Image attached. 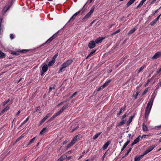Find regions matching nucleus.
<instances>
[{
    "label": "nucleus",
    "instance_id": "f257e3e1",
    "mask_svg": "<svg viewBox=\"0 0 161 161\" xmlns=\"http://www.w3.org/2000/svg\"><path fill=\"white\" fill-rule=\"evenodd\" d=\"M158 91L156 90L154 92L152 96V97L149 102L148 103L146 109L145 111V117L146 118H147L151 110L153 102L154 99L156 95L157 92Z\"/></svg>",
    "mask_w": 161,
    "mask_h": 161
},
{
    "label": "nucleus",
    "instance_id": "f03ea898",
    "mask_svg": "<svg viewBox=\"0 0 161 161\" xmlns=\"http://www.w3.org/2000/svg\"><path fill=\"white\" fill-rule=\"evenodd\" d=\"M72 59H69L64 62L61 65V68L60 69V71L62 72L64 70V69L70 65L73 62Z\"/></svg>",
    "mask_w": 161,
    "mask_h": 161
},
{
    "label": "nucleus",
    "instance_id": "7ed1b4c3",
    "mask_svg": "<svg viewBox=\"0 0 161 161\" xmlns=\"http://www.w3.org/2000/svg\"><path fill=\"white\" fill-rule=\"evenodd\" d=\"M68 107V104H66L60 110H59L58 112L55 113L53 116L50 118V120H51L57 116H58L59 115L61 114L63 111L66 108Z\"/></svg>",
    "mask_w": 161,
    "mask_h": 161
},
{
    "label": "nucleus",
    "instance_id": "20e7f679",
    "mask_svg": "<svg viewBox=\"0 0 161 161\" xmlns=\"http://www.w3.org/2000/svg\"><path fill=\"white\" fill-rule=\"evenodd\" d=\"M95 7H93L91 9L83 18L82 20H85L87 19L93 13Z\"/></svg>",
    "mask_w": 161,
    "mask_h": 161
},
{
    "label": "nucleus",
    "instance_id": "39448f33",
    "mask_svg": "<svg viewBox=\"0 0 161 161\" xmlns=\"http://www.w3.org/2000/svg\"><path fill=\"white\" fill-rule=\"evenodd\" d=\"M57 36L56 34H55L50 37L46 42L42 44V46H44L45 44H48L50 43L53 39H54Z\"/></svg>",
    "mask_w": 161,
    "mask_h": 161
},
{
    "label": "nucleus",
    "instance_id": "423d86ee",
    "mask_svg": "<svg viewBox=\"0 0 161 161\" xmlns=\"http://www.w3.org/2000/svg\"><path fill=\"white\" fill-rule=\"evenodd\" d=\"M82 10V9H80L79 10L78 12H76L70 18V19L69 20V21L68 22V23L72 22L75 19L76 17V16L78 15L80 13V12L81 10Z\"/></svg>",
    "mask_w": 161,
    "mask_h": 161
},
{
    "label": "nucleus",
    "instance_id": "0eeeda50",
    "mask_svg": "<svg viewBox=\"0 0 161 161\" xmlns=\"http://www.w3.org/2000/svg\"><path fill=\"white\" fill-rule=\"evenodd\" d=\"M12 2H10V3H8L7 4V5H6L3 8V11L4 12V13H5L6 12L7 10H8L9 8H10V7H11V6L12 5Z\"/></svg>",
    "mask_w": 161,
    "mask_h": 161
},
{
    "label": "nucleus",
    "instance_id": "6e6552de",
    "mask_svg": "<svg viewBox=\"0 0 161 161\" xmlns=\"http://www.w3.org/2000/svg\"><path fill=\"white\" fill-rule=\"evenodd\" d=\"M47 65L46 64H44L42 67V71L41 73V75H42L47 71Z\"/></svg>",
    "mask_w": 161,
    "mask_h": 161
},
{
    "label": "nucleus",
    "instance_id": "1a4fd4ad",
    "mask_svg": "<svg viewBox=\"0 0 161 161\" xmlns=\"http://www.w3.org/2000/svg\"><path fill=\"white\" fill-rule=\"evenodd\" d=\"M96 43L95 41H90L88 44V47L90 49L94 48L96 46Z\"/></svg>",
    "mask_w": 161,
    "mask_h": 161
},
{
    "label": "nucleus",
    "instance_id": "9d476101",
    "mask_svg": "<svg viewBox=\"0 0 161 161\" xmlns=\"http://www.w3.org/2000/svg\"><path fill=\"white\" fill-rule=\"evenodd\" d=\"M161 56V51L155 53L154 55L152 57L153 59H156Z\"/></svg>",
    "mask_w": 161,
    "mask_h": 161
},
{
    "label": "nucleus",
    "instance_id": "9b49d317",
    "mask_svg": "<svg viewBox=\"0 0 161 161\" xmlns=\"http://www.w3.org/2000/svg\"><path fill=\"white\" fill-rule=\"evenodd\" d=\"M105 38L104 37H99L97 39L95 40V42L96 43H97V44L100 43L102 42V41L104 39H105Z\"/></svg>",
    "mask_w": 161,
    "mask_h": 161
},
{
    "label": "nucleus",
    "instance_id": "f8f14e48",
    "mask_svg": "<svg viewBox=\"0 0 161 161\" xmlns=\"http://www.w3.org/2000/svg\"><path fill=\"white\" fill-rule=\"evenodd\" d=\"M36 138V137H34L32 139H31V140H30V142L27 145H25V146L24 144L23 145V148H25L27 147L29 145L31 144L32 143H33L34 141H35V139Z\"/></svg>",
    "mask_w": 161,
    "mask_h": 161
},
{
    "label": "nucleus",
    "instance_id": "ddd939ff",
    "mask_svg": "<svg viewBox=\"0 0 161 161\" xmlns=\"http://www.w3.org/2000/svg\"><path fill=\"white\" fill-rule=\"evenodd\" d=\"M140 136H139L134 140L133 143L131 144L132 146L136 144L137 142H139L140 141Z\"/></svg>",
    "mask_w": 161,
    "mask_h": 161
},
{
    "label": "nucleus",
    "instance_id": "4468645a",
    "mask_svg": "<svg viewBox=\"0 0 161 161\" xmlns=\"http://www.w3.org/2000/svg\"><path fill=\"white\" fill-rule=\"evenodd\" d=\"M110 143V142L109 141H108L106 143H105L103 146L102 148L104 150L106 149L109 144Z\"/></svg>",
    "mask_w": 161,
    "mask_h": 161
},
{
    "label": "nucleus",
    "instance_id": "2eb2a0df",
    "mask_svg": "<svg viewBox=\"0 0 161 161\" xmlns=\"http://www.w3.org/2000/svg\"><path fill=\"white\" fill-rule=\"evenodd\" d=\"M160 87H161V79L159 80L158 83L156 86V90L158 91Z\"/></svg>",
    "mask_w": 161,
    "mask_h": 161
},
{
    "label": "nucleus",
    "instance_id": "dca6fc26",
    "mask_svg": "<svg viewBox=\"0 0 161 161\" xmlns=\"http://www.w3.org/2000/svg\"><path fill=\"white\" fill-rule=\"evenodd\" d=\"M143 157L141 155L139 156H136L134 159V161H139Z\"/></svg>",
    "mask_w": 161,
    "mask_h": 161
},
{
    "label": "nucleus",
    "instance_id": "f3484780",
    "mask_svg": "<svg viewBox=\"0 0 161 161\" xmlns=\"http://www.w3.org/2000/svg\"><path fill=\"white\" fill-rule=\"evenodd\" d=\"M110 81L111 80H109L106 81L103 86H101V87H102L103 88H104L108 85V84L110 82Z\"/></svg>",
    "mask_w": 161,
    "mask_h": 161
},
{
    "label": "nucleus",
    "instance_id": "a211bd4d",
    "mask_svg": "<svg viewBox=\"0 0 161 161\" xmlns=\"http://www.w3.org/2000/svg\"><path fill=\"white\" fill-rule=\"evenodd\" d=\"M135 1V0H130L127 3L126 6L127 7L131 5Z\"/></svg>",
    "mask_w": 161,
    "mask_h": 161
},
{
    "label": "nucleus",
    "instance_id": "6ab92c4d",
    "mask_svg": "<svg viewBox=\"0 0 161 161\" xmlns=\"http://www.w3.org/2000/svg\"><path fill=\"white\" fill-rule=\"evenodd\" d=\"M75 141L72 140L70 142L68 145L67 147L68 148L70 147L71 146H73V145L75 143Z\"/></svg>",
    "mask_w": 161,
    "mask_h": 161
},
{
    "label": "nucleus",
    "instance_id": "aec40b11",
    "mask_svg": "<svg viewBox=\"0 0 161 161\" xmlns=\"http://www.w3.org/2000/svg\"><path fill=\"white\" fill-rule=\"evenodd\" d=\"M155 147L156 146L155 145L150 146L147 149L148 150L149 152H150L152 151Z\"/></svg>",
    "mask_w": 161,
    "mask_h": 161
},
{
    "label": "nucleus",
    "instance_id": "412c9836",
    "mask_svg": "<svg viewBox=\"0 0 161 161\" xmlns=\"http://www.w3.org/2000/svg\"><path fill=\"white\" fill-rule=\"evenodd\" d=\"M136 27H134L133 29H132V30H130L128 32V34L129 35L131 34L132 33H133L136 30Z\"/></svg>",
    "mask_w": 161,
    "mask_h": 161
},
{
    "label": "nucleus",
    "instance_id": "4be33fe9",
    "mask_svg": "<svg viewBox=\"0 0 161 161\" xmlns=\"http://www.w3.org/2000/svg\"><path fill=\"white\" fill-rule=\"evenodd\" d=\"M47 131V128H44L40 132L41 135H43Z\"/></svg>",
    "mask_w": 161,
    "mask_h": 161
},
{
    "label": "nucleus",
    "instance_id": "5701e85b",
    "mask_svg": "<svg viewBox=\"0 0 161 161\" xmlns=\"http://www.w3.org/2000/svg\"><path fill=\"white\" fill-rule=\"evenodd\" d=\"M96 51V50H93L87 56V57L86 58V59H87L88 58L90 57Z\"/></svg>",
    "mask_w": 161,
    "mask_h": 161
},
{
    "label": "nucleus",
    "instance_id": "b1692460",
    "mask_svg": "<svg viewBox=\"0 0 161 161\" xmlns=\"http://www.w3.org/2000/svg\"><path fill=\"white\" fill-rule=\"evenodd\" d=\"M55 61H54L52 59L51 61L48 62V66H52L55 62Z\"/></svg>",
    "mask_w": 161,
    "mask_h": 161
},
{
    "label": "nucleus",
    "instance_id": "393cba45",
    "mask_svg": "<svg viewBox=\"0 0 161 161\" xmlns=\"http://www.w3.org/2000/svg\"><path fill=\"white\" fill-rule=\"evenodd\" d=\"M142 130L144 131H147L148 130L147 126L144 124L142 125Z\"/></svg>",
    "mask_w": 161,
    "mask_h": 161
},
{
    "label": "nucleus",
    "instance_id": "a878e982",
    "mask_svg": "<svg viewBox=\"0 0 161 161\" xmlns=\"http://www.w3.org/2000/svg\"><path fill=\"white\" fill-rule=\"evenodd\" d=\"M5 57V54L0 50V58H4Z\"/></svg>",
    "mask_w": 161,
    "mask_h": 161
},
{
    "label": "nucleus",
    "instance_id": "bb28decb",
    "mask_svg": "<svg viewBox=\"0 0 161 161\" xmlns=\"http://www.w3.org/2000/svg\"><path fill=\"white\" fill-rule=\"evenodd\" d=\"M101 132L98 133L94 135L93 137V139H97L98 136L101 134Z\"/></svg>",
    "mask_w": 161,
    "mask_h": 161
},
{
    "label": "nucleus",
    "instance_id": "cd10ccee",
    "mask_svg": "<svg viewBox=\"0 0 161 161\" xmlns=\"http://www.w3.org/2000/svg\"><path fill=\"white\" fill-rule=\"evenodd\" d=\"M144 3L142 1H141L140 2V3H139V4L137 6L136 8L137 9H138L139 8L141 7V6H142V5Z\"/></svg>",
    "mask_w": 161,
    "mask_h": 161
},
{
    "label": "nucleus",
    "instance_id": "c85d7f7f",
    "mask_svg": "<svg viewBox=\"0 0 161 161\" xmlns=\"http://www.w3.org/2000/svg\"><path fill=\"white\" fill-rule=\"evenodd\" d=\"M9 109V107L8 106L6 107L5 108H4L2 111V113H3L5 111H6Z\"/></svg>",
    "mask_w": 161,
    "mask_h": 161
},
{
    "label": "nucleus",
    "instance_id": "c756f323",
    "mask_svg": "<svg viewBox=\"0 0 161 161\" xmlns=\"http://www.w3.org/2000/svg\"><path fill=\"white\" fill-rule=\"evenodd\" d=\"M120 31V29H118L117 31H115V32L112 33L111 34V35L113 36V35H115L116 34L119 33Z\"/></svg>",
    "mask_w": 161,
    "mask_h": 161
},
{
    "label": "nucleus",
    "instance_id": "7c9ffc66",
    "mask_svg": "<svg viewBox=\"0 0 161 161\" xmlns=\"http://www.w3.org/2000/svg\"><path fill=\"white\" fill-rule=\"evenodd\" d=\"M125 120H123L121 121L118 123V125L119 126L122 125L125 123Z\"/></svg>",
    "mask_w": 161,
    "mask_h": 161
},
{
    "label": "nucleus",
    "instance_id": "2f4dec72",
    "mask_svg": "<svg viewBox=\"0 0 161 161\" xmlns=\"http://www.w3.org/2000/svg\"><path fill=\"white\" fill-rule=\"evenodd\" d=\"M65 158V156H61L59 159H58L57 161H62Z\"/></svg>",
    "mask_w": 161,
    "mask_h": 161
},
{
    "label": "nucleus",
    "instance_id": "473e14b6",
    "mask_svg": "<svg viewBox=\"0 0 161 161\" xmlns=\"http://www.w3.org/2000/svg\"><path fill=\"white\" fill-rule=\"evenodd\" d=\"M47 116H46L45 117H44L41 121L40 122V124H41L42 123H43L45 120H46L47 119Z\"/></svg>",
    "mask_w": 161,
    "mask_h": 161
},
{
    "label": "nucleus",
    "instance_id": "72a5a7b5",
    "mask_svg": "<svg viewBox=\"0 0 161 161\" xmlns=\"http://www.w3.org/2000/svg\"><path fill=\"white\" fill-rule=\"evenodd\" d=\"M149 152L148 150L147 149L145 151H144L143 153L142 154V156L143 157L144 155L147 154V153H148Z\"/></svg>",
    "mask_w": 161,
    "mask_h": 161
},
{
    "label": "nucleus",
    "instance_id": "f704fd0d",
    "mask_svg": "<svg viewBox=\"0 0 161 161\" xmlns=\"http://www.w3.org/2000/svg\"><path fill=\"white\" fill-rule=\"evenodd\" d=\"M125 110L124 108H121L120 111L119 113L117 114V115H120L121 113H122Z\"/></svg>",
    "mask_w": 161,
    "mask_h": 161
},
{
    "label": "nucleus",
    "instance_id": "c9c22d12",
    "mask_svg": "<svg viewBox=\"0 0 161 161\" xmlns=\"http://www.w3.org/2000/svg\"><path fill=\"white\" fill-rule=\"evenodd\" d=\"M149 88V87H147L145 89V90L143 92L142 94V95H144L145 94L147 93V91L148 90Z\"/></svg>",
    "mask_w": 161,
    "mask_h": 161
},
{
    "label": "nucleus",
    "instance_id": "e433bc0d",
    "mask_svg": "<svg viewBox=\"0 0 161 161\" xmlns=\"http://www.w3.org/2000/svg\"><path fill=\"white\" fill-rule=\"evenodd\" d=\"M58 56V53H56L53 57L52 58V59L54 61H55V59Z\"/></svg>",
    "mask_w": 161,
    "mask_h": 161
},
{
    "label": "nucleus",
    "instance_id": "4c0bfd02",
    "mask_svg": "<svg viewBox=\"0 0 161 161\" xmlns=\"http://www.w3.org/2000/svg\"><path fill=\"white\" fill-rule=\"evenodd\" d=\"M11 53L12 54L15 55H19V53L17 52H12Z\"/></svg>",
    "mask_w": 161,
    "mask_h": 161
},
{
    "label": "nucleus",
    "instance_id": "58836bf2",
    "mask_svg": "<svg viewBox=\"0 0 161 161\" xmlns=\"http://www.w3.org/2000/svg\"><path fill=\"white\" fill-rule=\"evenodd\" d=\"M156 22L157 21L155 19H154L151 22L150 25H153L155 24Z\"/></svg>",
    "mask_w": 161,
    "mask_h": 161
},
{
    "label": "nucleus",
    "instance_id": "ea45409f",
    "mask_svg": "<svg viewBox=\"0 0 161 161\" xmlns=\"http://www.w3.org/2000/svg\"><path fill=\"white\" fill-rule=\"evenodd\" d=\"M10 101L9 99H8L7 100H6V101L4 102L3 103V106H5V105H6L7 103H8Z\"/></svg>",
    "mask_w": 161,
    "mask_h": 161
},
{
    "label": "nucleus",
    "instance_id": "a19ab883",
    "mask_svg": "<svg viewBox=\"0 0 161 161\" xmlns=\"http://www.w3.org/2000/svg\"><path fill=\"white\" fill-rule=\"evenodd\" d=\"M151 80L150 79H148L147 80V82L144 85V86L146 87L148 85V84L150 82Z\"/></svg>",
    "mask_w": 161,
    "mask_h": 161
},
{
    "label": "nucleus",
    "instance_id": "79ce46f5",
    "mask_svg": "<svg viewBox=\"0 0 161 161\" xmlns=\"http://www.w3.org/2000/svg\"><path fill=\"white\" fill-rule=\"evenodd\" d=\"M144 66H142L140 68V69L138 70V73H140L141 71L142 70H143V69H144Z\"/></svg>",
    "mask_w": 161,
    "mask_h": 161
},
{
    "label": "nucleus",
    "instance_id": "37998d69",
    "mask_svg": "<svg viewBox=\"0 0 161 161\" xmlns=\"http://www.w3.org/2000/svg\"><path fill=\"white\" fill-rule=\"evenodd\" d=\"M130 140H128L124 144V146H125V147H126L127 145L129 144V143H130Z\"/></svg>",
    "mask_w": 161,
    "mask_h": 161
},
{
    "label": "nucleus",
    "instance_id": "c03bdc74",
    "mask_svg": "<svg viewBox=\"0 0 161 161\" xmlns=\"http://www.w3.org/2000/svg\"><path fill=\"white\" fill-rule=\"evenodd\" d=\"M55 88V86H51L49 88V92L51 91L52 89H54Z\"/></svg>",
    "mask_w": 161,
    "mask_h": 161
},
{
    "label": "nucleus",
    "instance_id": "a18cd8bd",
    "mask_svg": "<svg viewBox=\"0 0 161 161\" xmlns=\"http://www.w3.org/2000/svg\"><path fill=\"white\" fill-rule=\"evenodd\" d=\"M131 149L132 148H130L129 150H128V151H127V153H126V154H125V156H126L129 153H130V152L131 151Z\"/></svg>",
    "mask_w": 161,
    "mask_h": 161
},
{
    "label": "nucleus",
    "instance_id": "49530a36",
    "mask_svg": "<svg viewBox=\"0 0 161 161\" xmlns=\"http://www.w3.org/2000/svg\"><path fill=\"white\" fill-rule=\"evenodd\" d=\"M78 136H76L74 138L73 140L76 142L77 140L78 139Z\"/></svg>",
    "mask_w": 161,
    "mask_h": 161
},
{
    "label": "nucleus",
    "instance_id": "de8ad7c7",
    "mask_svg": "<svg viewBox=\"0 0 161 161\" xmlns=\"http://www.w3.org/2000/svg\"><path fill=\"white\" fill-rule=\"evenodd\" d=\"M27 51V50H21L19 52L21 53H24L26 52Z\"/></svg>",
    "mask_w": 161,
    "mask_h": 161
},
{
    "label": "nucleus",
    "instance_id": "09e8293b",
    "mask_svg": "<svg viewBox=\"0 0 161 161\" xmlns=\"http://www.w3.org/2000/svg\"><path fill=\"white\" fill-rule=\"evenodd\" d=\"M77 93V92H75L71 96H70V98H71L72 97H73L75 96V95Z\"/></svg>",
    "mask_w": 161,
    "mask_h": 161
},
{
    "label": "nucleus",
    "instance_id": "8fccbe9b",
    "mask_svg": "<svg viewBox=\"0 0 161 161\" xmlns=\"http://www.w3.org/2000/svg\"><path fill=\"white\" fill-rule=\"evenodd\" d=\"M161 128V125H159V126H155L154 127V128L155 129H157V128Z\"/></svg>",
    "mask_w": 161,
    "mask_h": 161
},
{
    "label": "nucleus",
    "instance_id": "3c124183",
    "mask_svg": "<svg viewBox=\"0 0 161 161\" xmlns=\"http://www.w3.org/2000/svg\"><path fill=\"white\" fill-rule=\"evenodd\" d=\"M10 38L11 40H12L14 38V36L13 34H11L10 35Z\"/></svg>",
    "mask_w": 161,
    "mask_h": 161
},
{
    "label": "nucleus",
    "instance_id": "603ef678",
    "mask_svg": "<svg viewBox=\"0 0 161 161\" xmlns=\"http://www.w3.org/2000/svg\"><path fill=\"white\" fill-rule=\"evenodd\" d=\"M132 118H133V117L132 116H131L130 117V118L129 119V123H130L131 122Z\"/></svg>",
    "mask_w": 161,
    "mask_h": 161
},
{
    "label": "nucleus",
    "instance_id": "864d4df0",
    "mask_svg": "<svg viewBox=\"0 0 161 161\" xmlns=\"http://www.w3.org/2000/svg\"><path fill=\"white\" fill-rule=\"evenodd\" d=\"M27 121H26V120H25L21 124V125H20V126H22L23 124H25L26 122H27Z\"/></svg>",
    "mask_w": 161,
    "mask_h": 161
},
{
    "label": "nucleus",
    "instance_id": "5fc2aeb1",
    "mask_svg": "<svg viewBox=\"0 0 161 161\" xmlns=\"http://www.w3.org/2000/svg\"><path fill=\"white\" fill-rule=\"evenodd\" d=\"M2 28L1 25L0 24V34L2 32Z\"/></svg>",
    "mask_w": 161,
    "mask_h": 161
},
{
    "label": "nucleus",
    "instance_id": "6e6d98bb",
    "mask_svg": "<svg viewBox=\"0 0 161 161\" xmlns=\"http://www.w3.org/2000/svg\"><path fill=\"white\" fill-rule=\"evenodd\" d=\"M161 71V68H160L157 71V73H159Z\"/></svg>",
    "mask_w": 161,
    "mask_h": 161
},
{
    "label": "nucleus",
    "instance_id": "4d7b16f0",
    "mask_svg": "<svg viewBox=\"0 0 161 161\" xmlns=\"http://www.w3.org/2000/svg\"><path fill=\"white\" fill-rule=\"evenodd\" d=\"M21 112V111L20 110H19L18 112L17 113V114H16V116H18V115H19V114Z\"/></svg>",
    "mask_w": 161,
    "mask_h": 161
},
{
    "label": "nucleus",
    "instance_id": "13d9d810",
    "mask_svg": "<svg viewBox=\"0 0 161 161\" xmlns=\"http://www.w3.org/2000/svg\"><path fill=\"white\" fill-rule=\"evenodd\" d=\"M126 116V114H124L123 116L122 117V119H123L125 118Z\"/></svg>",
    "mask_w": 161,
    "mask_h": 161
},
{
    "label": "nucleus",
    "instance_id": "bf43d9fd",
    "mask_svg": "<svg viewBox=\"0 0 161 161\" xmlns=\"http://www.w3.org/2000/svg\"><path fill=\"white\" fill-rule=\"evenodd\" d=\"M126 147H125V146L124 145L123 146V147L122 148V149L121 150V151L122 152V151H123L124 150V149Z\"/></svg>",
    "mask_w": 161,
    "mask_h": 161
},
{
    "label": "nucleus",
    "instance_id": "052dcab7",
    "mask_svg": "<svg viewBox=\"0 0 161 161\" xmlns=\"http://www.w3.org/2000/svg\"><path fill=\"white\" fill-rule=\"evenodd\" d=\"M160 17V16H158L155 19L157 21L159 19Z\"/></svg>",
    "mask_w": 161,
    "mask_h": 161
},
{
    "label": "nucleus",
    "instance_id": "680f3d73",
    "mask_svg": "<svg viewBox=\"0 0 161 161\" xmlns=\"http://www.w3.org/2000/svg\"><path fill=\"white\" fill-rule=\"evenodd\" d=\"M147 136V135H143L141 137V138H145Z\"/></svg>",
    "mask_w": 161,
    "mask_h": 161
},
{
    "label": "nucleus",
    "instance_id": "e2e57ef3",
    "mask_svg": "<svg viewBox=\"0 0 161 161\" xmlns=\"http://www.w3.org/2000/svg\"><path fill=\"white\" fill-rule=\"evenodd\" d=\"M139 94V93L138 92H137L136 94V97H135V99H136L137 98V97Z\"/></svg>",
    "mask_w": 161,
    "mask_h": 161
},
{
    "label": "nucleus",
    "instance_id": "0e129e2a",
    "mask_svg": "<svg viewBox=\"0 0 161 161\" xmlns=\"http://www.w3.org/2000/svg\"><path fill=\"white\" fill-rule=\"evenodd\" d=\"M105 154H104L103 156L102 157V161H103L104 159V158H105Z\"/></svg>",
    "mask_w": 161,
    "mask_h": 161
},
{
    "label": "nucleus",
    "instance_id": "69168bd1",
    "mask_svg": "<svg viewBox=\"0 0 161 161\" xmlns=\"http://www.w3.org/2000/svg\"><path fill=\"white\" fill-rule=\"evenodd\" d=\"M51 115H52V114L50 113H49L46 116H47V118H48V117L50 116Z\"/></svg>",
    "mask_w": 161,
    "mask_h": 161
},
{
    "label": "nucleus",
    "instance_id": "338daca9",
    "mask_svg": "<svg viewBox=\"0 0 161 161\" xmlns=\"http://www.w3.org/2000/svg\"><path fill=\"white\" fill-rule=\"evenodd\" d=\"M64 103V102H62L61 103H60L58 105V106H60V105H61V104H62L63 103Z\"/></svg>",
    "mask_w": 161,
    "mask_h": 161
},
{
    "label": "nucleus",
    "instance_id": "774afa93",
    "mask_svg": "<svg viewBox=\"0 0 161 161\" xmlns=\"http://www.w3.org/2000/svg\"><path fill=\"white\" fill-rule=\"evenodd\" d=\"M153 135V134L152 133H150L148 135H147V136H151Z\"/></svg>",
    "mask_w": 161,
    "mask_h": 161
}]
</instances>
